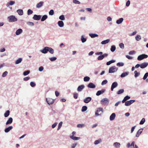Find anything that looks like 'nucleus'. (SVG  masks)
<instances>
[{
  "mask_svg": "<svg viewBox=\"0 0 148 148\" xmlns=\"http://www.w3.org/2000/svg\"><path fill=\"white\" fill-rule=\"evenodd\" d=\"M73 2L74 3L77 4H79L80 3V2L77 0H73Z\"/></svg>",
  "mask_w": 148,
  "mask_h": 148,
  "instance_id": "obj_56",
  "label": "nucleus"
},
{
  "mask_svg": "<svg viewBox=\"0 0 148 148\" xmlns=\"http://www.w3.org/2000/svg\"><path fill=\"white\" fill-rule=\"evenodd\" d=\"M47 18V15H43L41 19V21H45Z\"/></svg>",
  "mask_w": 148,
  "mask_h": 148,
  "instance_id": "obj_31",
  "label": "nucleus"
},
{
  "mask_svg": "<svg viewBox=\"0 0 148 148\" xmlns=\"http://www.w3.org/2000/svg\"><path fill=\"white\" fill-rule=\"evenodd\" d=\"M101 141V140L100 139L95 141L94 142V144L95 145H97Z\"/></svg>",
  "mask_w": 148,
  "mask_h": 148,
  "instance_id": "obj_41",
  "label": "nucleus"
},
{
  "mask_svg": "<svg viewBox=\"0 0 148 148\" xmlns=\"http://www.w3.org/2000/svg\"><path fill=\"white\" fill-rule=\"evenodd\" d=\"M115 117V114L114 113H113L110 116V119L111 121L113 120Z\"/></svg>",
  "mask_w": 148,
  "mask_h": 148,
  "instance_id": "obj_19",
  "label": "nucleus"
},
{
  "mask_svg": "<svg viewBox=\"0 0 148 148\" xmlns=\"http://www.w3.org/2000/svg\"><path fill=\"white\" fill-rule=\"evenodd\" d=\"M135 101L134 100H131L130 101H126L125 102V106H128L130 105L131 104Z\"/></svg>",
  "mask_w": 148,
  "mask_h": 148,
  "instance_id": "obj_7",
  "label": "nucleus"
},
{
  "mask_svg": "<svg viewBox=\"0 0 148 148\" xmlns=\"http://www.w3.org/2000/svg\"><path fill=\"white\" fill-rule=\"evenodd\" d=\"M108 99L106 98H104L101 101V104L103 105H106L108 103Z\"/></svg>",
  "mask_w": 148,
  "mask_h": 148,
  "instance_id": "obj_5",
  "label": "nucleus"
},
{
  "mask_svg": "<svg viewBox=\"0 0 148 148\" xmlns=\"http://www.w3.org/2000/svg\"><path fill=\"white\" fill-rule=\"evenodd\" d=\"M104 58V57L102 55L99 56L97 58V59L98 60H102Z\"/></svg>",
  "mask_w": 148,
  "mask_h": 148,
  "instance_id": "obj_48",
  "label": "nucleus"
},
{
  "mask_svg": "<svg viewBox=\"0 0 148 148\" xmlns=\"http://www.w3.org/2000/svg\"><path fill=\"white\" fill-rule=\"evenodd\" d=\"M30 78V77H27L24 78L23 80L24 81H27L29 80Z\"/></svg>",
  "mask_w": 148,
  "mask_h": 148,
  "instance_id": "obj_62",
  "label": "nucleus"
},
{
  "mask_svg": "<svg viewBox=\"0 0 148 148\" xmlns=\"http://www.w3.org/2000/svg\"><path fill=\"white\" fill-rule=\"evenodd\" d=\"M70 138L72 139L75 140H79L80 138L79 137L74 136H71Z\"/></svg>",
  "mask_w": 148,
  "mask_h": 148,
  "instance_id": "obj_22",
  "label": "nucleus"
},
{
  "mask_svg": "<svg viewBox=\"0 0 148 148\" xmlns=\"http://www.w3.org/2000/svg\"><path fill=\"white\" fill-rule=\"evenodd\" d=\"M123 18H120L119 20L116 21V23L118 24H121L123 22Z\"/></svg>",
  "mask_w": 148,
  "mask_h": 148,
  "instance_id": "obj_23",
  "label": "nucleus"
},
{
  "mask_svg": "<svg viewBox=\"0 0 148 148\" xmlns=\"http://www.w3.org/2000/svg\"><path fill=\"white\" fill-rule=\"evenodd\" d=\"M89 36L91 37L92 38H95V37H97L98 36V35L96 34H89Z\"/></svg>",
  "mask_w": 148,
  "mask_h": 148,
  "instance_id": "obj_29",
  "label": "nucleus"
},
{
  "mask_svg": "<svg viewBox=\"0 0 148 148\" xmlns=\"http://www.w3.org/2000/svg\"><path fill=\"white\" fill-rule=\"evenodd\" d=\"M143 130V129H140L138 131L136 135V137H138L139 136V135L142 132Z\"/></svg>",
  "mask_w": 148,
  "mask_h": 148,
  "instance_id": "obj_18",
  "label": "nucleus"
},
{
  "mask_svg": "<svg viewBox=\"0 0 148 148\" xmlns=\"http://www.w3.org/2000/svg\"><path fill=\"white\" fill-rule=\"evenodd\" d=\"M105 89H102L101 90L98 91L97 92L96 95L97 96H99L101 94L105 92Z\"/></svg>",
  "mask_w": 148,
  "mask_h": 148,
  "instance_id": "obj_14",
  "label": "nucleus"
},
{
  "mask_svg": "<svg viewBox=\"0 0 148 148\" xmlns=\"http://www.w3.org/2000/svg\"><path fill=\"white\" fill-rule=\"evenodd\" d=\"M115 60H111L110 61L107 62L106 63V64L107 65H110V64H111V63L114 62H115Z\"/></svg>",
  "mask_w": 148,
  "mask_h": 148,
  "instance_id": "obj_33",
  "label": "nucleus"
},
{
  "mask_svg": "<svg viewBox=\"0 0 148 148\" xmlns=\"http://www.w3.org/2000/svg\"><path fill=\"white\" fill-rule=\"evenodd\" d=\"M8 21L10 22H15L17 21V19L14 16L12 15L8 17Z\"/></svg>",
  "mask_w": 148,
  "mask_h": 148,
  "instance_id": "obj_1",
  "label": "nucleus"
},
{
  "mask_svg": "<svg viewBox=\"0 0 148 148\" xmlns=\"http://www.w3.org/2000/svg\"><path fill=\"white\" fill-rule=\"evenodd\" d=\"M134 144L135 142L134 141H133L132 144H131V147H132L131 148H134Z\"/></svg>",
  "mask_w": 148,
  "mask_h": 148,
  "instance_id": "obj_63",
  "label": "nucleus"
},
{
  "mask_svg": "<svg viewBox=\"0 0 148 148\" xmlns=\"http://www.w3.org/2000/svg\"><path fill=\"white\" fill-rule=\"evenodd\" d=\"M114 145L116 148H119L120 146V144L119 143L115 142L114 143Z\"/></svg>",
  "mask_w": 148,
  "mask_h": 148,
  "instance_id": "obj_26",
  "label": "nucleus"
},
{
  "mask_svg": "<svg viewBox=\"0 0 148 148\" xmlns=\"http://www.w3.org/2000/svg\"><path fill=\"white\" fill-rule=\"evenodd\" d=\"M95 86V85L92 83H90L88 85V87L90 88H94Z\"/></svg>",
  "mask_w": 148,
  "mask_h": 148,
  "instance_id": "obj_17",
  "label": "nucleus"
},
{
  "mask_svg": "<svg viewBox=\"0 0 148 148\" xmlns=\"http://www.w3.org/2000/svg\"><path fill=\"white\" fill-rule=\"evenodd\" d=\"M30 85L32 87H34L35 86L36 84L33 82H31L30 83Z\"/></svg>",
  "mask_w": 148,
  "mask_h": 148,
  "instance_id": "obj_60",
  "label": "nucleus"
},
{
  "mask_svg": "<svg viewBox=\"0 0 148 148\" xmlns=\"http://www.w3.org/2000/svg\"><path fill=\"white\" fill-rule=\"evenodd\" d=\"M29 73V71H27L24 72L23 74L24 75H26L28 74Z\"/></svg>",
  "mask_w": 148,
  "mask_h": 148,
  "instance_id": "obj_52",
  "label": "nucleus"
},
{
  "mask_svg": "<svg viewBox=\"0 0 148 148\" xmlns=\"http://www.w3.org/2000/svg\"><path fill=\"white\" fill-rule=\"evenodd\" d=\"M22 58H20L18 59L15 62V63L16 64H18L21 63L22 61Z\"/></svg>",
  "mask_w": 148,
  "mask_h": 148,
  "instance_id": "obj_30",
  "label": "nucleus"
},
{
  "mask_svg": "<svg viewBox=\"0 0 148 148\" xmlns=\"http://www.w3.org/2000/svg\"><path fill=\"white\" fill-rule=\"evenodd\" d=\"M44 2L43 1H40L38 3H37L36 5V7L37 8H39L42 7L43 4Z\"/></svg>",
  "mask_w": 148,
  "mask_h": 148,
  "instance_id": "obj_12",
  "label": "nucleus"
},
{
  "mask_svg": "<svg viewBox=\"0 0 148 148\" xmlns=\"http://www.w3.org/2000/svg\"><path fill=\"white\" fill-rule=\"evenodd\" d=\"M119 46L122 49H123L124 47V45L123 44V43H121L119 44Z\"/></svg>",
  "mask_w": 148,
  "mask_h": 148,
  "instance_id": "obj_51",
  "label": "nucleus"
},
{
  "mask_svg": "<svg viewBox=\"0 0 148 148\" xmlns=\"http://www.w3.org/2000/svg\"><path fill=\"white\" fill-rule=\"evenodd\" d=\"M128 72H125L122 73L121 75V77H124L128 75Z\"/></svg>",
  "mask_w": 148,
  "mask_h": 148,
  "instance_id": "obj_24",
  "label": "nucleus"
},
{
  "mask_svg": "<svg viewBox=\"0 0 148 148\" xmlns=\"http://www.w3.org/2000/svg\"><path fill=\"white\" fill-rule=\"evenodd\" d=\"M48 50L51 53L53 54L54 53V50L51 47H48Z\"/></svg>",
  "mask_w": 148,
  "mask_h": 148,
  "instance_id": "obj_32",
  "label": "nucleus"
},
{
  "mask_svg": "<svg viewBox=\"0 0 148 148\" xmlns=\"http://www.w3.org/2000/svg\"><path fill=\"white\" fill-rule=\"evenodd\" d=\"M17 12L20 15H22L23 14V11L22 10L19 9L17 11Z\"/></svg>",
  "mask_w": 148,
  "mask_h": 148,
  "instance_id": "obj_28",
  "label": "nucleus"
},
{
  "mask_svg": "<svg viewBox=\"0 0 148 148\" xmlns=\"http://www.w3.org/2000/svg\"><path fill=\"white\" fill-rule=\"evenodd\" d=\"M117 69L115 66H112L110 67L109 70V73H113L117 70Z\"/></svg>",
  "mask_w": 148,
  "mask_h": 148,
  "instance_id": "obj_2",
  "label": "nucleus"
},
{
  "mask_svg": "<svg viewBox=\"0 0 148 148\" xmlns=\"http://www.w3.org/2000/svg\"><path fill=\"white\" fill-rule=\"evenodd\" d=\"M15 3V2L14 1H11L9 3H8L7 6H8L9 5H12Z\"/></svg>",
  "mask_w": 148,
  "mask_h": 148,
  "instance_id": "obj_36",
  "label": "nucleus"
},
{
  "mask_svg": "<svg viewBox=\"0 0 148 148\" xmlns=\"http://www.w3.org/2000/svg\"><path fill=\"white\" fill-rule=\"evenodd\" d=\"M9 114H10V111L9 110H8L4 113V116L5 117H7L9 115Z\"/></svg>",
  "mask_w": 148,
  "mask_h": 148,
  "instance_id": "obj_35",
  "label": "nucleus"
},
{
  "mask_svg": "<svg viewBox=\"0 0 148 148\" xmlns=\"http://www.w3.org/2000/svg\"><path fill=\"white\" fill-rule=\"evenodd\" d=\"M148 65L147 62H144L140 64V67L142 69H143L146 67Z\"/></svg>",
  "mask_w": 148,
  "mask_h": 148,
  "instance_id": "obj_11",
  "label": "nucleus"
},
{
  "mask_svg": "<svg viewBox=\"0 0 148 148\" xmlns=\"http://www.w3.org/2000/svg\"><path fill=\"white\" fill-rule=\"evenodd\" d=\"M134 73L135 74L134 76L135 77H137L139 74V73H138L136 71H135Z\"/></svg>",
  "mask_w": 148,
  "mask_h": 148,
  "instance_id": "obj_42",
  "label": "nucleus"
},
{
  "mask_svg": "<svg viewBox=\"0 0 148 148\" xmlns=\"http://www.w3.org/2000/svg\"><path fill=\"white\" fill-rule=\"evenodd\" d=\"M87 109V107L86 106H84L82 107V112H84L86 111Z\"/></svg>",
  "mask_w": 148,
  "mask_h": 148,
  "instance_id": "obj_40",
  "label": "nucleus"
},
{
  "mask_svg": "<svg viewBox=\"0 0 148 148\" xmlns=\"http://www.w3.org/2000/svg\"><path fill=\"white\" fill-rule=\"evenodd\" d=\"M8 73V72L7 71L4 72L2 74V77H4L6 76L7 75Z\"/></svg>",
  "mask_w": 148,
  "mask_h": 148,
  "instance_id": "obj_59",
  "label": "nucleus"
},
{
  "mask_svg": "<svg viewBox=\"0 0 148 148\" xmlns=\"http://www.w3.org/2000/svg\"><path fill=\"white\" fill-rule=\"evenodd\" d=\"M110 40L108 39L105 40L101 42V44L102 45L108 43L110 42Z\"/></svg>",
  "mask_w": 148,
  "mask_h": 148,
  "instance_id": "obj_27",
  "label": "nucleus"
},
{
  "mask_svg": "<svg viewBox=\"0 0 148 148\" xmlns=\"http://www.w3.org/2000/svg\"><path fill=\"white\" fill-rule=\"evenodd\" d=\"M124 90L123 89H121L119 90L117 93V94L119 95L123 92Z\"/></svg>",
  "mask_w": 148,
  "mask_h": 148,
  "instance_id": "obj_38",
  "label": "nucleus"
},
{
  "mask_svg": "<svg viewBox=\"0 0 148 148\" xmlns=\"http://www.w3.org/2000/svg\"><path fill=\"white\" fill-rule=\"evenodd\" d=\"M58 25L61 27H62L64 26V23L62 21H59L58 22Z\"/></svg>",
  "mask_w": 148,
  "mask_h": 148,
  "instance_id": "obj_25",
  "label": "nucleus"
},
{
  "mask_svg": "<svg viewBox=\"0 0 148 148\" xmlns=\"http://www.w3.org/2000/svg\"><path fill=\"white\" fill-rule=\"evenodd\" d=\"M84 87L85 86L84 85H81L79 86L77 89V91L79 92L81 91L84 88Z\"/></svg>",
  "mask_w": 148,
  "mask_h": 148,
  "instance_id": "obj_15",
  "label": "nucleus"
},
{
  "mask_svg": "<svg viewBox=\"0 0 148 148\" xmlns=\"http://www.w3.org/2000/svg\"><path fill=\"white\" fill-rule=\"evenodd\" d=\"M118 86V84L116 82H113L111 86V91H113V89L114 88H116V87H117Z\"/></svg>",
  "mask_w": 148,
  "mask_h": 148,
  "instance_id": "obj_10",
  "label": "nucleus"
},
{
  "mask_svg": "<svg viewBox=\"0 0 148 148\" xmlns=\"http://www.w3.org/2000/svg\"><path fill=\"white\" fill-rule=\"evenodd\" d=\"M130 97L128 96H125L124 98V99H125V100L126 101L128 99H130Z\"/></svg>",
  "mask_w": 148,
  "mask_h": 148,
  "instance_id": "obj_61",
  "label": "nucleus"
},
{
  "mask_svg": "<svg viewBox=\"0 0 148 148\" xmlns=\"http://www.w3.org/2000/svg\"><path fill=\"white\" fill-rule=\"evenodd\" d=\"M103 112V109L102 108H99L95 112V115L96 116H99Z\"/></svg>",
  "mask_w": 148,
  "mask_h": 148,
  "instance_id": "obj_4",
  "label": "nucleus"
},
{
  "mask_svg": "<svg viewBox=\"0 0 148 148\" xmlns=\"http://www.w3.org/2000/svg\"><path fill=\"white\" fill-rule=\"evenodd\" d=\"M33 11L30 9H29L27 11V14L29 15L32 14Z\"/></svg>",
  "mask_w": 148,
  "mask_h": 148,
  "instance_id": "obj_47",
  "label": "nucleus"
},
{
  "mask_svg": "<svg viewBox=\"0 0 148 148\" xmlns=\"http://www.w3.org/2000/svg\"><path fill=\"white\" fill-rule=\"evenodd\" d=\"M12 126H9L8 127L6 128L5 130V132L7 133L10 130H12Z\"/></svg>",
  "mask_w": 148,
  "mask_h": 148,
  "instance_id": "obj_21",
  "label": "nucleus"
},
{
  "mask_svg": "<svg viewBox=\"0 0 148 148\" xmlns=\"http://www.w3.org/2000/svg\"><path fill=\"white\" fill-rule=\"evenodd\" d=\"M23 30L21 29H18L16 32V35H19L22 32Z\"/></svg>",
  "mask_w": 148,
  "mask_h": 148,
  "instance_id": "obj_20",
  "label": "nucleus"
},
{
  "mask_svg": "<svg viewBox=\"0 0 148 148\" xmlns=\"http://www.w3.org/2000/svg\"><path fill=\"white\" fill-rule=\"evenodd\" d=\"M41 17V16L40 15H37L35 14L33 17V18L36 20H39Z\"/></svg>",
  "mask_w": 148,
  "mask_h": 148,
  "instance_id": "obj_8",
  "label": "nucleus"
},
{
  "mask_svg": "<svg viewBox=\"0 0 148 148\" xmlns=\"http://www.w3.org/2000/svg\"><path fill=\"white\" fill-rule=\"evenodd\" d=\"M90 78L87 76L84 77V81L85 82H88L90 80Z\"/></svg>",
  "mask_w": 148,
  "mask_h": 148,
  "instance_id": "obj_37",
  "label": "nucleus"
},
{
  "mask_svg": "<svg viewBox=\"0 0 148 148\" xmlns=\"http://www.w3.org/2000/svg\"><path fill=\"white\" fill-rule=\"evenodd\" d=\"M91 99L92 98L91 97H88L84 99V101L85 103H88L91 101Z\"/></svg>",
  "mask_w": 148,
  "mask_h": 148,
  "instance_id": "obj_9",
  "label": "nucleus"
},
{
  "mask_svg": "<svg viewBox=\"0 0 148 148\" xmlns=\"http://www.w3.org/2000/svg\"><path fill=\"white\" fill-rule=\"evenodd\" d=\"M145 121V119L144 118H143L140 122V124L142 125L144 124Z\"/></svg>",
  "mask_w": 148,
  "mask_h": 148,
  "instance_id": "obj_46",
  "label": "nucleus"
},
{
  "mask_svg": "<svg viewBox=\"0 0 148 148\" xmlns=\"http://www.w3.org/2000/svg\"><path fill=\"white\" fill-rule=\"evenodd\" d=\"M148 76V73H146L145 74V75L143 77V79L144 80H145V79H146V78H147V77Z\"/></svg>",
  "mask_w": 148,
  "mask_h": 148,
  "instance_id": "obj_50",
  "label": "nucleus"
},
{
  "mask_svg": "<svg viewBox=\"0 0 148 148\" xmlns=\"http://www.w3.org/2000/svg\"><path fill=\"white\" fill-rule=\"evenodd\" d=\"M59 18L62 20H64L65 19L64 16V15H62L60 16Z\"/></svg>",
  "mask_w": 148,
  "mask_h": 148,
  "instance_id": "obj_54",
  "label": "nucleus"
},
{
  "mask_svg": "<svg viewBox=\"0 0 148 148\" xmlns=\"http://www.w3.org/2000/svg\"><path fill=\"white\" fill-rule=\"evenodd\" d=\"M147 55L145 54H143L139 56L137 58L138 60H141L144 58H146L148 57Z\"/></svg>",
  "mask_w": 148,
  "mask_h": 148,
  "instance_id": "obj_3",
  "label": "nucleus"
},
{
  "mask_svg": "<svg viewBox=\"0 0 148 148\" xmlns=\"http://www.w3.org/2000/svg\"><path fill=\"white\" fill-rule=\"evenodd\" d=\"M124 65V64L123 62H119L116 64V65L118 66H123Z\"/></svg>",
  "mask_w": 148,
  "mask_h": 148,
  "instance_id": "obj_44",
  "label": "nucleus"
},
{
  "mask_svg": "<svg viewBox=\"0 0 148 148\" xmlns=\"http://www.w3.org/2000/svg\"><path fill=\"white\" fill-rule=\"evenodd\" d=\"M46 100L47 103L49 105L53 104L54 103V101L53 99L50 98L48 99L46 98Z\"/></svg>",
  "mask_w": 148,
  "mask_h": 148,
  "instance_id": "obj_6",
  "label": "nucleus"
},
{
  "mask_svg": "<svg viewBox=\"0 0 148 148\" xmlns=\"http://www.w3.org/2000/svg\"><path fill=\"white\" fill-rule=\"evenodd\" d=\"M57 123H54L52 125V128H53L54 127H56V126L57 125Z\"/></svg>",
  "mask_w": 148,
  "mask_h": 148,
  "instance_id": "obj_64",
  "label": "nucleus"
},
{
  "mask_svg": "<svg viewBox=\"0 0 148 148\" xmlns=\"http://www.w3.org/2000/svg\"><path fill=\"white\" fill-rule=\"evenodd\" d=\"M108 82V81L106 80H103L101 83V85H104L105 84H106Z\"/></svg>",
  "mask_w": 148,
  "mask_h": 148,
  "instance_id": "obj_58",
  "label": "nucleus"
},
{
  "mask_svg": "<svg viewBox=\"0 0 148 148\" xmlns=\"http://www.w3.org/2000/svg\"><path fill=\"white\" fill-rule=\"evenodd\" d=\"M54 11L53 10H51L49 12V14L50 15H52L54 14Z\"/></svg>",
  "mask_w": 148,
  "mask_h": 148,
  "instance_id": "obj_55",
  "label": "nucleus"
},
{
  "mask_svg": "<svg viewBox=\"0 0 148 148\" xmlns=\"http://www.w3.org/2000/svg\"><path fill=\"white\" fill-rule=\"evenodd\" d=\"M49 59L51 61H53L56 60L57 59V58L55 57H53L50 58Z\"/></svg>",
  "mask_w": 148,
  "mask_h": 148,
  "instance_id": "obj_57",
  "label": "nucleus"
},
{
  "mask_svg": "<svg viewBox=\"0 0 148 148\" xmlns=\"http://www.w3.org/2000/svg\"><path fill=\"white\" fill-rule=\"evenodd\" d=\"M62 124V122H60L59 124L58 127L57 129V130H60V128L61 127Z\"/></svg>",
  "mask_w": 148,
  "mask_h": 148,
  "instance_id": "obj_43",
  "label": "nucleus"
},
{
  "mask_svg": "<svg viewBox=\"0 0 148 148\" xmlns=\"http://www.w3.org/2000/svg\"><path fill=\"white\" fill-rule=\"evenodd\" d=\"M85 126V125L84 124H78L77 125V127H84Z\"/></svg>",
  "mask_w": 148,
  "mask_h": 148,
  "instance_id": "obj_53",
  "label": "nucleus"
},
{
  "mask_svg": "<svg viewBox=\"0 0 148 148\" xmlns=\"http://www.w3.org/2000/svg\"><path fill=\"white\" fill-rule=\"evenodd\" d=\"M48 47H45L42 50H41V51L43 53H47V51H48Z\"/></svg>",
  "mask_w": 148,
  "mask_h": 148,
  "instance_id": "obj_13",
  "label": "nucleus"
},
{
  "mask_svg": "<svg viewBox=\"0 0 148 148\" xmlns=\"http://www.w3.org/2000/svg\"><path fill=\"white\" fill-rule=\"evenodd\" d=\"M135 39L137 41H139L141 39L140 36V35H137L135 37Z\"/></svg>",
  "mask_w": 148,
  "mask_h": 148,
  "instance_id": "obj_45",
  "label": "nucleus"
},
{
  "mask_svg": "<svg viewBox=\"0 0 148 148\" xmlns=\"http://www.w3.org/2000/svg\"><path fill=\"white\" fill-rule=\"evenodd\" d=\"M13 121V119L12 117L9 118L6 123V125H8L12 123Z\"/></svg>",
  "mask_w": 148,
  "mask_h": 148,
  "instance_id": "obj_16",
  "label": "nucleus"
},
{
  "mask_svg": "<svg viewBox=\"0 0 148 148\" xmlns=\"http://www.w3.org/2000/svg\"><path fill=\"white\" fill-rule=\"evenodd\" d=\"M116 49V47L114 45H112L111 46L110 50L111 51L113 52Z\"/></svg>",
  "mask_w": 148,
  "mask_h": 148,
  "instance_id": "obj_39",
  "label": "nucleus"
},
{
  "mask_svg": "<svg viewBox=\"0 0 148 148\" xmlns=\"http://www.w3.org/2000/svg\"><path fill=\"white\" fill-rule=\"evenodd\" d=\"M81 40L82 42L84 43L86 41V39L84 38L83 36H82L81 37Z\"/></svg>",
  "mask_w": 148,
  "mask_h": 148,
  "instance_id": "obj_34",
  "label": "nucleus"
},
{
  "mask_svg": "<svg viewBox=\"0 0 148 148\" xmlns=\"http://www.w3.org/2000/svg\"><path fill=\"white\" fill-rule=\"evenodd\" d=\"M78 97V94L77 93L75 92L73 94L74 98L75 99L77 98Z\"/></svg>",
  "mask_w": 148,
  "mask_h": 148,
  "instance_id": "obj_49",
  "label": "nucleus"
}]
</instances>
